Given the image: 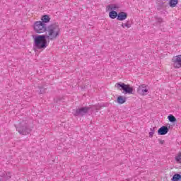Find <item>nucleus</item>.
<instances>
[{"mask_svg":"<svg viewBox=\"0 0 181 181\" xmlns=\"http://www.w3.org/2000/svg\"><path fill=\"white\" fill-rule=\"evenodd\" d=\"M60 35V27L56 23L49 25L46 30V37L48 40H54Z\"/></svg>","mask_w":181,"mask_h":181,"instance_id":"1","label":"nucleus"},{"mask_svg":"<svg viewBox=\"0 0 181 181\" xmlns=\"http://www.w3.org/2000/svg\"><path fill=\"white\" fill-rule=\"evenodd\" d=\"M46 35H37L34 38V47L38 50H43L48 46Z\"/></svg>","mask_w":181,"mask_h":181,"instance_id":"2","label":"nucleus"},{"mask_svg":"<svg viewBox=\"0 0 181 181\" xmlns=\"http://www.w3.org/2000/svg\"><path fill=\"white\" fill-rule=\"evenodd\" d=\"M116 88L118 90H123L125 94H132L134 93V88L131 87L129 85H127L122 82L117 83L115 84Z\"/></svg>","mask_w":181,"mask_h":181,"instance_id":"3","label":"nucleus"},{"mask_svg":"<svg viewBox=\"0 0 181 181\" xmlns=\"http://www.w3.org/2000/svg\"><path fill=\"white\" fill-rule=\"evenodd\" d=\"M34 30L36 33H44L47 30V26L42 21H36L34 23Z\"/></svg>","mask_w":181,"mask_h":181,"instance_id":"4","label":"nucleus"},{"mask_svg":"<svg viewBox=\"0 0 181 181\" xmlns=\"http://www.w3.org/2000/svg\"><path fill=\"white\" fill-rule=\"evenodd\" d=\"M88 111H90V107H83L76 109L74 115L75 117H83L84 115H86V114H87V112H88Z\"/></svg>","mask_w":181,"mask_h":181,"instance_id":"5","label":"nucleus"},{"mask_svg":"<svg viewBox=\"0 0 181 181\" xmlns=\"http://www.w3.org/2000/svg\"><path fill=\"white\" fill-rule=\"evenodd\" d=\"M16 129L18 132L21 134V135H28V134H30V128L26 124L21 125L18 127H16Z\"/></svg>","mask_w":181,"mask_h":181,"instance_id":"6","label":"nucleus"},{"mask_svg":"<svg viewBox=\"0 0 181 181\" xmlns=\"http://www.w3.org/2000/svg\"><path fill=\"white\" fill-rule=\"evenodd\" d=\"M173 66L175 69H180L181 67V56H175L172 59Z\"/></svg>","mask_w":181,"mask_h":181,"instance_id":"7","label":"nucleus"},{"mask_svg":"<svg viewBox=\"0 0 181 181\" xmlns=\"http://www.w3.org/2000/svg\"><path fill=\"white\" fill-rule=\"evenodd\" d=\"M137 93L140 94V95H146V94H148V88H146L145 84L141 85L137 89Z\"/></svg>","mask_w":181,"mask_h":181,"instance_id":"8","label":"nucleus"},{"mask_svg":"<svg viewBox=\"0 0 181 181\" xmlns=\"http://www.w3.org/2000/svg\"><path fill=\"white\" fill-rule=\"evenodd\" d=\"M168 132L169 128H168V127L166 126L161 127L158 131V135H166V134H168Z\"/></svg>","mask_w":181,"mask_h":181,"instance_id":"9","label":"nucleus"},{"mask_svg":"<svg viewBox=\"0 0 181 181\" xmlns=\"http://www.w3.org/2000/svg\"><path fill=\"white\" fill-rule=\"evenodd\" d=\"M128 18V13L126 12H120L117 14V21H125Z\"/></svg>","mask_w":181,"mask_h":181,"instance_id":"10","label":"nucleus"},{"mask_svg":"<svg viewBox=\"0 0 181 181\" xmlns=\"http://www.w3.org/2000/svg\"><path fill=\"white\" fill-rule=\"evenodd\" d=\"M107 9H108V11H117V9H119V5L110 4L107 6Z\"/></svg>","mask_w":181,"mask_h":181,"instance_id":"11","label":"nucleus"},{"mask_svg":"<svg viewBox=\"0 0 181 181\" xmlns=\"http://www.w3.org/2000/svg\"><path fill=\"white\" fill-rule=\"evenodd\" d=\"M109 16L111 19H115L117 16L118 17V13L115 11H112L109 13Z\"/></svg>","mask_w":181,"mask_h":181,"instance_id":"12","label":"nucleus"},{"mask_svg":"<svg viewBox=\"0 0 181 181\" xmlns=\"http://www.w3.org/2000/svg\"><path fill=\"white\" fill-rule=\"evenodd\" d=\"M127 101V98L123 96H119L117 98V103L118 104H124Z\"/></svg>","mask_w":181,"mask_h":181,"instance_id":"13","label":"nucleus"},{"mask_svg":"<svg viewBox=\"0 0 181 181\" xmlns=\"http://www.w3.org/2000/svg\"><path fill=\"white\" fill-rule=\"evenodd\" d=\"M42 21H41V22L46 24V23H47L48 22L50 21V18L49 17V16L45 15V16H42Z\"/></svg>","mask_w":181,"mask_h":181,"instance_id":"14","label":"nucleus"},{"mask_svg":"<svg viewBox=\"0 0 181 181\" xmlns=\"http://www.w3.org/2000/svg\"><path fill=\"white\" fill-rule=\"evenodd\" d=\"M170 1L169 4L171 8H175L176 5H177V3L179 2L178 0H168Z\"/></svg>","mask_w":181,"mask_h":181,"instance_id":"15","label":"nucleus"},{"mask_svg":"<svg viewBox=\"0 0 181 181\" xmlns=\"http://www.w3.org/2000/svg\"><path fill=\"white\" fill-rule=\"evenodd\" d=\"M180 179H181V175L176 173L173 176V178L171 179V180L172 181H178V180H180Z\"/></svg>","mask_w":181,"mask_h":181,"instance_id":"16","label":"nucleus"},{"mask_svg":"<svg viewBox=\"0 0 181 181\" xmlns=\"http://www.w3.org/2000/svg\"><path fill=\"white\" fill-rule=\"evenodd\" d=\"M122 28H123L124 29H125V28H127V29H129V28H131V24L129 23V21L122 23Z\"/></svg>","mask_w":181,"mask_h":181,"instance_id":"17","label":"nucleus"},{"mask_svg":"<svg viewBox=\"0 0 181 181\" xmlns=\"http://www.w3.org/2000/svg\"><path fill=\"white\" fill-rule=\"evenodd\" d=\"M168 120L170 121V122H176V117H175V116L170 115L168 117Z\"/></svg>","mask_w":181,"mask_h":181,"instance_id":"18","label":"nucleus"},{"mask_svg":"<svg viewBox=\"0 0 181 181\" xmlns=\"http://www.w3.org/2000/svg\"><path fill=\"white\" fill-rule=\"evenodd\" d=\"M38 88L40 90V94H45V93H46V90H47V88L42 86H38Z\"/></svg>","mask_w":181,"mask_h":181,"instance_id":"19","label":"nucleus"},{"mask_svg":"<svg viewBox=\"0 0 181 181\" xmlns=\"http://www.w3.org/2000/svg\"><path fill=\"white\" fill-rule=\"evenodd\" d=\"M175 160L177 163H181V153H180L176 157Z\"/></svg>","mask_w":181,"mask_h":181,"instance_id":"20","label":"nucleus"},{"mask_svg":"<svg viewBox=\"0 0 181 181\" xmlns=\"http://www.w3.org/2000/svg\"><path fill=\"white\" fill-rule=\"evenodd\" d=\"M156 22H158V23H162L163 22V20L161 18H159V17H156Z\"/></svg>","mask_w":181,"mask_h":181,"instance_id":"21","label":"nucleus"},{"mask_svg":"<svg viewBox=\"0 0 181 181\" xmlns=\"http://www.w3.org/2000/svg\"><path fill=\"white\" fill-rule=\"evenodd\" d=\"M155 129H156V127H153L150 129L151 132H153L155 134Z\"/></svg>","mask_w":181,"mask_h":181,"instance_id":"22","label":"nucleus"},{"mask_svg":"<svg viewBox=\"0 0 181 181\" xmlns=\"http://www.w3.org/2000/svg\"><path fill=\"white\" fill-rule=\"evenodd\" d=\"M153 132H150L149 133H148V135H149V136H150V138H152V136H153Z\"/></svg>","mask_w":181,"mask_h":181,"instance_id":"23","label":"nucleus"},{"mask_svg":"<svg viewBox=\"0 0 181 181\" xmlns=\"http://www.w3.org/2000/svg\"><path fill=\"white\" fill-rule=\"evenodd\" d=\"M62 98H58L57 100H55V103H60V101L62 100Z\"/></svg>","mask_w":181,"mask_h":181,"instance_id":"24","label":"nucleus"},{"mask_svg":"<svg viewBox=\"0 0 181 181\" xmlns=\"http://www.w3.org/2000/svg\"><path fill=\"white\" fill-rule=\"evenodd\" d=\"M6 179H11V174H6Z\"/></svg>","mask_w":181,"mask_h":181,"instance_id":"25","label":"nucleus"},{"mask_svg":"<svg viewBox=\"0 0 181 181\" xmlns=\"http://www.w3.org/2000/svg\"><path fill=\"white\" fill-rule=\"evenodd\" d=\"M160 144L161 145H163V144H165V141H163V140H160Z\"/></svg>","mask_w":181,"mask_h":181,"instance_id":"26","label":"nucleus"}]
</instances>
